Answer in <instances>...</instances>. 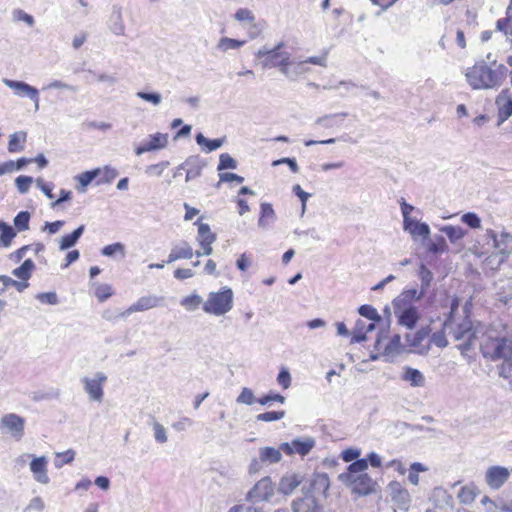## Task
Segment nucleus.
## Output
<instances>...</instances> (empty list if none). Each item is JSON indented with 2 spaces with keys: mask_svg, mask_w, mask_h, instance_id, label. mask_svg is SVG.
<instances>
[{
  "mask_svg": "<svg viewBox=\"0 0 512 512\" xmlns=\"http://www.w3.org/2000/svg\"><path fill=\"white\" fill-rule=\"evenodd\" d=\"M368 468L366 459L352 462L347 471L340 474L339 479L350 487L351 491L360 496L369 495L376 490L377 483L365 471Z\"/></svg>",
  "mask_w": 512,
  "mask_h": 512,
  "instance_id": "f257e3e1",
  "label": "nucleus"
},
{
  "mask_svg": "<svg viewBox=\"0 0 512 512\" xmlns=\"http://www.w3.org/2000/svg\"><path fill=\"white\" fill-rule=\"evenodd\" d=\"M481 352L492 361L503 359L500 374L508 377L506 370L508 369L507 373L512 370V338L486 335L481 343Z\"/></svg>",
  "mask_w": 512,
  "mask_h": 512,
  "instance_id": "f03ea898",
  "label": "nucleus"
},
{
  "mask_svg": "<svg viewBox=\"0 0 512 512\" xmlns=\"http://www.w3.org/2000/svg\"><path fill=\"white\" fill-rule=\"evenodd\" d=\"M234 305L233 290L224 286L218 291H212L208 294L207 299L203 303V311L214 316H223L230 312Z\"/></svg>",
  "mask_w": 512,
  "mask_h": 512,
  "instance_id": "7ed1b4c3",
  "label": "nucleus"
},
{
  "mask_svg": "<svg viewBox=\"0 0 512 512\" xmlns=\"http://www.w3.org/2000/svg\"><path fill=\"white\" fill-rule=\"evenodd\" d=\"M466 80L473 89L493 88L501 83V77L485 63H476L468 68Z\"/></svg>",
  "mask_w": 512,
  "mask_h": 512,
  "instance_id": "20e7f679",
  "label": "nucleus"
},
{
  "mask_svg": "<svg viewBox=\"0 0 512 512\" xmlns=\"http://www.w3.org/2000/svg\"><path fill=\"white\" fill-rule=\"evenodd\" d=\"M284 46V42H280L272 49H260L255 54L256 59L259 60L263 68L278 67L282 73L288 74L291 59L288 52L282 51Z\"/></svg>",
  "mask_w": 512,
  "mask_h": 512,
  "instance_id": "39448f33",
  "label": "nucleus"
},
{
  "mask_svg": "<svg viewBox=\"0 0 512 512\" xmlns=\"http://www.w3.org/2000/svg\"><path fill=\"white\" fill-rule=\"evenodd\" d=\"M458 307V301L454 300L451 306V312L444 321V329H448L456 341L465 340L467 345H471L472 339L475 338L473 331V323L469 317H464L460 322L454 323L453 311Z\"/></svg>",
  "mask_w": 512,
  "mask_h": 512,
  "instance_id": "423d86ee",
  "label": "nucleus"
},
{
  "mask_svg": "<svg viewBox=\"0 0 512 512\" xmlns=\"http://www.w3.org/2000/svg\"><path fill=\"white\" fill-rule=\"evenodd\" d=\"M416 294V290L407 291L402 294L403 298L396 299L394 301L395 315L398 319V324L413 329L419 318L420 314L418 309L413 305L405 306L403 302L406 298H413Z\"/></svg>",
  "mask_w": 512,
  "mask_h": 512,
  "instance_id": "0eeeda50",
  "label": "nucleus"
},
{
  "mask_svg": "<svg viewBox=\"0 0 512 512\" xmlns=\"http://www.w3.org/2000/svg\"><path fill=\"white\" fill-rule=\"evenodd\" d=\"M165 298L154 294L139 297L128 308L119 313L120 318H127L129 315L137 312H144L161 307Z\"/></svg>",
  "mask_w": 512,
  "mask_h": 512,
  "instance_id": "6e6552de",
  "label": "nucleus"
},
{
  "mask_svg": "<svg viewBox=\"0 0 512 512\" xmlns=\"http://www.w3.org/2000/svg\"><path fill=\"white\" fill-rule=\"evenodd\" d=\"M200 217L195 224L198 226L197 241L203 252L196 251V255H210L213 251L212 244L216 241V234L212 232L210 226L202 222Z\"/></svg>",
  "mask_w": 512,
  "mask_h": 512,
  "instance_id": "1a4fd4ad",
  "label": "nucleus"
},
{
  "mask_svg": "<svg viewBox=\"0 0 512 512\" xmlns=\"http://www.w3.org/2000/svg\"><path fill=\"white\" fill-rule=\"evenodd\" d=\"M401 211L403 214L404 229L408 230L412 234L420 236H426L429 233V227L427 224L419 223L410 217V213L414 210V207L405 202L404 199L400 202Z\"/></svg>",
  "mask_w": 512,
  "mask_h": 512,
  "instance_id": "9d476101",
  "label": "nucleus"
},
{
  "mask_svg": "<svg viewBox=\"0 0 512 512\" xmlns=\"http://www.w3.org/2000/svg\"><path fill=\"white\" fill-rule=\"evenodd\" d=\"M497 108V123L503 124L512 116V93L509 89H503L495 99Z\"/></svg>",
  "mask_w": 512,
  "mask_h": 512,
  "instance_id": "9b49d317",
  "label": "nucleus"
},
{
  "mask_svg": "<svg viewBox=\"0 0 512 512\" xmlns=\"http://www.w3.org/2000/svg\"><path fill=\"white\" fill-rule=\"evenodd\" d=\"M329 488L330 480L327 474H314L312 479L310 480L308 493L306 494V496L313 497V499L319 500L321 497L327 496Z\"/></svg>",
  "mask_w": 512,
  "mask_h": 512,
  "instance_id": "f8f14e48",
  "label": "nucleus"
},
{
  "mask_svg": "<svg viewBox=\"0 0 512 512\" xmlns=\"http://www.w3.org/2000/svg\"><path fill=\"white\" fill-rule=\"evenodd\" d=\"M275 486L269 477L260 479L248 492L247 498L251 501H265L274 494Z\"/></svg>",
  "mask_w": 512,
  "mask_h": 512,
  "instance_id": "ddd939ff",
  "label": "nucleus"
},
{
  "mask_svg": "<svg viewBox=\"0 0 512 512\" xmlns=\"http://www.w3.org/2000/svg\"><path fill=\"white\" fill-rule=\"evenodd\" d=\"M391 490V501L396 509L408 511L411 506V496L409 491L398 482H392L389 485Z\"/></svg>",
  "mask_w": 512,
  "mask_h": 512,
  "instance_id": "4468645a",
  "label": "nucleus"
},
{
  "mask_svg": "<svg viewBox=\"0 0 512 512\" xmlns=\"http://www.w3.org/2000/svg\"><path fill=\"white\" fill-rule=\"evenodd\" d=\"M1 424L15 440L20 441L24 436L25 420L21 416L15 413L6 414L2 417Z\"/></svg>",
  "mask_w": 512,
  "mask_h": 512,
  "instance_id": "2eb2a0df",
  "label": "nucleus"
},
{
  "mask_svg": "<svg viewBox=\"0 0 512 512\" xmlns=\"http://www.w3.org/2000/svg\"><path fill=\"white\" fill-rule=\"evenodd\" d=\"M315 445V441L311 438L306 440H293L291 443L285 442L280 445V450L284 452L288 456H292L294 454H299L301 456H306L310 453Z\"/></svg>",
  "mask_w": 512,
  "mask_h": 512,
  "instance_id": "dca6fc26",
  "label": "nucleus"
},
{
  "mask_svg": "<svg viewBox=\"0 0 512 512\" xmlns=\"http://www.w3.org/2000/svg\"><path fill=\"white\" fill-rule=\"evenodd\" d=\"M3 82L6 86L11 88L16 95L30 98L35 103L36 107H38L39 92L35 87L30 86L29 84L22 81H15L10 79H4Z\"/></svg>",
  "mask_w": 512,
  "mask_h": 512,
  "instance_id": "f3484780",
  "label": "nucleus"
},
{
  "mask_svg": "<svg viewBox=\"0 0 512 512\" xmlns=\"http://www.w3.org/2000/svg\"><path fill=\"white\" fill-rule=\"evenodd\" d=\"M168 145V134L155 133L149 136L148 140L142 142L135 149L137 155H141L146 152L160 150Z\"/></svg>",
  "mask_w": 512,
  "mask_h": 512,
  "instance_id": "a211bd4d",
  "label": "nucleus"
},
{
  "mask_svg": "<svg viewBox=\"0 0 512 512\" xmlns=\"http://www.w3.org/2000/svg\"><path fill=\"white\" fill-rule=\"evenodd\" d=\"M509 470L502 466L489 467L485 474L486 483L493 489H499L509 478Z\"/></svg>",
  "mask_w": 512,
  "mask_h": 512,
  "instance_id": "6ab92c4d",
  "label": "nucleus"
},
{
  "mask_svg": "<svg viewBox=\"0 0 512 512\" xmlns=\"http://www.w3.org/2000/svg\"><path fill=\"white\" fill-rule=\"evenodd\" d=\"M106 376L99 373L95 379L85 378L83 380L85 390L89 394L90 398L96 401L102 399L103 396V384L106 381Z\"/></svg>",
  "mask_w": 512,
  "mask_h": 512,
  "instance_id": "aec40b11",
  "label": "nucleus"
},
{
  "mask_svg": "<svg viewBox=\"0 0 512 512\" xmlns=\"http://www.w3.org/2000/svg\"><path fill=\"white\" fill-rule=\"evenodd\" d=\"M47 464L48 461L44 456L34 458L30 463V470L39 483L47 484L49 482Z\"/></svg>",
  "mask_w": 512,
  "mask_h": 512,
  "instance_id": "412c9836",
  "label": "nucleus"
},
{
  "mask_svg": "<svg viewBox=\"0 0 512 512\" xmlns=\"http://www.w3.org/2000/svg\"><path fill=\"white\" fill-rule=\"evenodd\" d=\"M35 270V263L32 259H26L19 267L12 271V274L19 279L18 282H25V289L29 286V279Z\"/></svg>",
  "mask_w": 512,
  "mask_h": 512,
  "instance_id": "4be33fe9",
  "label": "nucleus"
},
{
  "mask_svg": "<svg viewBox=\"0 0 512 512\" xmlns=\"http://www.w3.org/2000/svg\"><path fill=\"white\" fill-rule=\"evenodd\" d=\"M193 248L187 242H183L171 249L166 263H172L180 259H191L193 257Z\"/></svg>",
  "mask_w": 512,
  "mask_h": 512,
  "instance_id": "5701e85b",
  "label": "nucleus"
},
{
  "mask_svg": "<svg viewBox=\"0 0 512 512\" xmlns=\"http://www.w3.org/2000/svg\"><path fill=\"white\" fill-rule=\"evenodd\" d=\"M294 512H321V506L318 504V500L313 497L304 496L303 498L297 499L293 502Z\"/></svg>",
  "mask_w": 512,
  "mask_h": 512,
  "instance_id": "b1692460",
  "label": "nucleus"
},
{
  "mask_svg": "<svg viewBox=\"0 0 512 512\" xmlns=\"http://www.w3.org/2000/svg\"><path fill=\"white\" fill-rule=\"evenodd\" d=\"M16 235L17 231L11 225L0 221V248H9Z\"/></svg>",
  "mask_w": 512,
  "mask_h": 512,
  "instance_id": "393cba45",
  "label": "nucleus"
},
{
  "mask_svg": "<svg viewBox=\"0 0 512 512\" xmlns=\"http://www.w3.org/2000/svg\"><path fill=\"white\" fill-rule=\"evenodd\" d=\"M27 139V133L24 131L15 132L10 135L8 141V151L10 153L21 152Z\"/></svg>",
  "mask_w": 512,
  "mask_h": 512,
  "instance_id": "a878e982",
  "label": "nucleus"
},
{
  "mask_svg": "<svg viewBox=\"0 0 512 512\" xmlns=\"http://www.w3.org/2000/svg\"><path fill=\"white\" fill-rule=\"evenodd\" d=\"M301 483L296 474H288L281 478L279 490L284 494H291Z\"/></svg>",
  "mask_w": 512,
  "mask_h": 512,
  "instance_id": "bb28decb",
  "label": "nucleus"
},
{
  "mask_svg": "<svg viewBox=\"0 0 512 512\" xmlns=\"http://www.w3.org/2000/svg\"><path fill=\"white\" fill-rule=\"evenodd\" d=\"M479 494L478 488L474 484L463 486L458 492V499L461 503H472Z\"/></svg>",
  "mask_w": 512,
  "mask_h": 512,
  "instance_id": "cd10ccee",
  "label": "nucleus"
},
{
  "mask_svg": "<svg viewBox=\"0 0 512 512\" xmlns=\"http://www.w3.org/2000/svg\"><path fill=\"white\" fill-rule=\"evenodd\" d=\"M84 231V226L81 225L77 229H75L72 233L64 235L59 244V248L61 250L69 249L74 246L78 239L81 237Z\"/></svg>",
  "mask_w": 512,
  "mask_h": 512,
  "instance_id": "c85d7f7f",
  "label": "nucleus"
},
{
  "mask_svg": "<svg viewBox=\"0 0 512 512\" xmlns=\"http://www.w3.org/2000/svg\"><path fill=\"white\" fill-rule=\"evenodd\" d=\"M275 218V212L271 204L262 203L260 206V216L258 224L261 227L268 226Z\"/></svg>",
  "mask_w": 512,
  "mask_h": 512,
  "instance_id": "c756f323",
  "label": "nucleus"
},
{
  "mask_svg": "<svg viewBox=\"0 0 512 512\" xmlns=\"http://www.w3.org/2000/svg\"><path fill=\"white\" fill-rule=\"evenodd\" d=\"M282 450L274 447H264L259 452V457L262 462L277 463L281 460Z\"/></svg>",
  "mask_w": 512,
  "mask_h": 512,
  "instance_id": "7c9ffc66",
  "label": "nucleus"
},
{
  "mask_svg": "<svg viewBox=\"0 0 512 512\" xmlns=\"http://www.w3.org/2000/svg\"><path fill=\"white\" fill-rule=\"evenodd\" d=\"M203 299L200 295L197 293H192L190 295H187L183 297L180 301V305L186 309L187 311H195L197 310L201 305L203 306Z\"/></svg>",
  "mask_w": 512,
  "mask_h": 512,
  "instance_id": "2f4dec72",
  "label": "nucleus"
},
{
  "mask_svg": "<svg viewBox=\"0 0 512 512\" xmlns=\"http://www.w3.org/2000/svg\"><path fill=\"white\" fill-rule=\"evenodd\" d=\"M403 379L410 382L412 386H422L424 384V376L414 368L406 367L403 373Z\"/></svg>",
  "mask_w": 512,
  "mask_h": 512,
  "instance_id": "473e14b6",
  "label": "nucleus"
},
{
  "mask_svg": "<svg viewBox=\"0 0 512 512\" xmlns=\"http://www.w3.org/2000/svg\"><path fill=\"white\" fill-rule=\"evenodd\" d=\"M247 194L254 195L255 193H254V191H252L251 189H249L246 186L241 187V189L238 192V197L236 199L237 210L240 215H244L245 213L250 211L248 202L245 199L241 198V195H247Z\"/></svg>",
  "mask_w": 512,
  "mask_h": 512,
  "instance_id": "72a5a7b5",
  "label": "nucleus"
},
{
  "mask_svg": "<svg viewBox=\"0 0 512 512\" xmlns=\"http://www.w3.org/2000/svg\"><path fill=\"white\" fill-rule=\"evenodd\" d=\"M196 142L206 152H212V151L218 149L222 145V140H220V139L209 140V139L205 138L201 133H199L196 136Z\"/></svg>",
  "mask_w": 512,
  "mask_h": 512,
  "instance_id": "f704fd0d",
  "label": "nucleus"
},
{
  "mask_svg": "<svg viewBox=\"0 0 512 512\" xmlns=\"http://www.w3.org/2000/svg\"><path fill=\"white\" fill-rule=\"evenodd\" d=\"M99 169V175L97 177V184H105L111 183L118 176V172L116 169L111 168L109 166H105L104 168Z\"/></svg>",
  "mask_w": 512,
  "mask_h": 512,
  "instance_id": "c9c22d12",
  "label": "nucleus"
},
{
  "mask_svg": "<svg viewBox=\"0 0 512 512\" xmlns=\"http://www.w3.org/2000/svg\"><path fill=\"white\" fill-rule=\"evenodd\" d=\"M114 294L113 287L110 284H98L95 287L94 295L99 302H104Z\"/></svg>",
  "mask_w": 512,
  "mask_h": 512,
  "instance_id": "e433bc0d",
  "label": "nucleus"
},
{
  "mask_svg": "<svg viewBox=\"0 0 512 512\" xmlns=\"http://www.w3.org/2000/svg\"><path fill=\"white\" fill-rule=\"evenodd\" d=\"M427 471V467L422 463L414 462L410 465L408 480L412 485L419 484V473Z\"/></svg>",
  "mask_w": 512,
  "mask_h": 512,
  "instance_id": "4c0bfd02",
  "label": "nucleus"
},
{
  "mask_svg": "<svg viewBox=\"0 0 512 512\" xmlns=\"http://www.w3.org/2000/svg\"><path fill=\"white\" fill-rule=\"evenodd\" d=\"M30 214L27 211L19 212L14 218V225L17 231H26L29 229Z\"/></svg>",
  "mask_w": 512,
  "mask_h": 512,
  "instance_id": "58836bf2",
  "label": "nucleus"
},
{
  "mask_svg": "<svg viewBox=\"0 0 512 512\" xmlns=\"http://www.w3.org/2000/svg\"><path fill=\"white\" fill-rule=\"evenodd\" d=\"M101 253L104 256H108V257H113L115 255H120L123 257L125 255V247L122 243L116 242V243L109 244V245L105 246L102 249Z\"/></svg>",
  "mask_w": 512,
  "mask_h": 512,
  "instance_id": "ea45409f",
  "label": "nucleus"
},
{
  "mask_svg": "<svg viewBox=\"0 0 512 512\" xmlns=\"http://www.w3.org/2000/svg\"><path fill=\"white\" fill-rule=\"evenodd\" d=\"M245 44L244 40H236L228 37H223L218 43V48L222 51L229 49H238Z\"/></svg>",
  "mask_w": 512,
  "mask_h": 512,
  "instance_id": "a19ab883",
  "label": "nucleus"
},
{
  "mask_svg": "<svg viewBox=\"0 0 512 512\" xmlns=\"http://www.w3.org/2000/svg\"><path fill=\"white\" fill-rule=\"evenodd\" d=\"M285 416V411H269L258 414L256 416L257 421L272 422L282 419Z\"/></svg>",
  "mask_w": 512,
  "mask_h": 512,
  "instance_id": "79ce46f5",
  "label": "nucleus"
},
{
  "mask_svg": "<svg viewBox=\"0 0 512 512\" xmlns=\"http://www.w3.org/2000/svg\"><path fill=\"white\" fill-rule=\"evenodd\" d=\"M75 458V451L74 450H66L64 452H60L56 454V466L61 467L65 464H70Z\"/></svg>",
  "mask_w": 512,
  "mask_h": 512,
  "instance_id": "37998d69",
  "label": "nucleus"
},
{
  "mask_svg": "<svg viewBox=\"0 0 512 512\" xmlns=\"http://www.w3.org/2000/svg\"><path fill=\"white\" fill-rule=\"evenodd\" d=\"M99 175V169H94L90 171H85L78 175L77 180L83 186L86 187L89 185L94 179H96Z\"/></svg>",
  "mask_w": 512,
  "mask_h": 512,
  "instance_id": "c03bdc74",
  "label": "nucleus"
},
{
  "mask_svg": "<svg viewBox=\"0 0 512 512\" xmlns=\"http://www.w3.org/2000/svg\"><path fill=\"white\" fill-rule=\"evenodd\" d=\"M446 330L447 329L443 328L442 330L433 333L432 336L430 337V343L434 344L435 346H437L439 348L446 347L448 344V341L446 339V334H445Z\"/></svg>",
  "mask_w": 512,
  "mask_h": 512,
  "instance_id": "a18cd8bd",
  "label": "nucleus"
},
{
  "mask_svg": "<svg viewBox=\"0 0 512 512\" xmlns=\"http://www.w3.org/2000/svg\"><path fill=\"white\" fill-rule=\"evenodd\" d=\"M443 231L451 241H457L464 236L463 229L457 226H446Z\"/></svg>",
  "mask_w": 512,
  "mask_h": 512,
  "instance_id": "49530a36",
  "label": "nucleus"
},
{
  "mask_svg": "<svg viewBox=\"0 0 512 512\" xmlns=\"http://www.w3.org/2000/svg\"><path fill=\"white\" fill-rule=\"evenodd\" d=\"M33 182L30 176H18L15 180L16 187L20 193H26Z\"/></svg>",
  "mask_w": 512,
  "mask_h": 512,
  "instance_id": "de8ad7c7",
  "label": "nucleus"
},
{
  "mask_svg": "<svg viewBox=\"0 0 512 512\" xmlns=\"http://www.w3.org/2000/svg\"><path fill=\"white\" fill-rule=\"evenodd\" d=\"M237 402L252 405L254 402H257V399H255L253 391L245 387L237 397Z\"/></svg>",
  "mask_w": 512,
  "mask_h": 512,
  "instance_id": "09e8293b",
  "label": "nucleus"
},
{
  "mask_svg": "<svg viewBox=\"0 0 512 512\" xmlns=\"http://www.w3.org/2000/svg\"><path fill=\"white\" fill-rule=\"evenodd\" d=\"M235 19L240 22L247 21L249 23H253L255 21V16L251 10L246 8H240L236 11L234 15Z\"/></svg>",
  "mask_w": 512,
  "mask_h": 512,
  "instance_id": "8fccbe9b",
  "label": "nucleus"
},
{
  "mask_svg": "<svg viewBox=\"0 0 512 512\" xmlns=\"http://www.w3.org/2000/svg\"><path fill=\"white\" fill-rule=\"evenodd\" d=\"M360 450L359 449H356V448H347L345 450L342 451L341 453V459L344 461V462H355L357 460H359V456H360Z\"/></svg>",
  "mask_w": 512,
  "mask_h": 512,
  "instance_id": "3c124183",
  "label": "nucleus"
},
{
  "mask_svg": "<svg viewBox=\"0 0 512 512\" xmlns=\"http://www.w3.org/2000/svg\"><path fill=\"white\" fill-rule=\"evenodd\" d=\"M0 281L4 284V286H12L19 292L25 290V282H18L17 280H14L9 276L0 275Z\"/></svg>",
  "mask_w": 512,
  "mask_h": 512,
  "instance_id": "603ef678",
  "label": "nucleus"
},
{
  "mask_svg": "<svg viewBox=\"0 0 512 512\" xmlns=\"http://www.w3.org/2000/svg\"><path fill=\"white\" fill-rule=\"evenodd\" d=\"M236 161L229 154H221L218 170L235 169Z\"/></svg>",
  "mask_w": 512,
  "mask_h": 512,
  "instance_id": "864d4df0",
  "label": "nucleus"
},
{
  "mask_svg": "<svg viewBox=\"0 0 512 512\" xmlns=\"http://www.w3.org/2000/svg\"><path fill=\"white\" fill-rule=\"evenodd\" d=\"M462 222L469 227L477 229L481 226V220L475 213H466L462 216Z\"/></svg>",
  "mask_w": 512,
  "mask_h": 512,
  "instance_id": "5fc2aeb1",
  "label": "nucleus"
},
{
  "mask_svg": "<svg viewBox=\"0 0 512 512\" xmlns=\"http://www.w3.org/2000/svg\"><path fill=\"white\" fill-rule=\"evenodd\" d=\"M272 401L284 403L285 398H284V396H282L278 393H272V394L264 395L257 399V402L261 405H266Z\"/></svg>",
  "mask_w": 512,
  "mask_h": 512,
  "instance_id": "6e6d98bb",
  "label": "nucleus"
},
{
  "mask_svg": "<svg viewBox=\"0 0 512 512\" xmlns=\"http://www.w3.org/2000/svg\"><path fill=\"white\" fill-rule=\"evenodd\" d=\"M251 264V255H248L247 253L241 254L236 261L237 268L243 272H245L251 266Z\"/></svg>",
  "mask_w": 512,
  "mask_h": 512,
  "instance_id": "4d7b16f0",
  "label": "nucleus"
},
{
  "mask_svg": "<svg viewBox=\"0 0 512 512\" xmlns=\"http://www.w3.org/2000/svg\"><path fill=\"white\" fill-rule=\"evenodd\" d=\"M32 248V245H24L22 247H20L19 249L15 250L14 252H12L9 256V258L15 262V263H18L20 262L26 255V253L31 250Z\"/></svg>",
  "mask_w": 512,
  "mask_h": 512,
  "instance_id": "13d9d810",
  "label": "nucleus"
},
{
  "mask_svg": "<svg viewBox=\"0 0 512 512\" xmlns=\"http://www.w3.org/2000/svg\"><path fill=\"white\" fill-rule=\"evenodd\" d=\"M153 429H154V436H155L156 441L159 443H165L167 441V436H166V430L163 427V425H161L158 422H155L153 425Z\"/></svg>",
  "mask_w": 512,
  "mask_h": 512,
  "instance_id": "bf43d9fd",
  "label": "nucleus"
},
{
  "mask_svg": "<svg viewBox=\"0 0 512 512\" xmlns=\"http://www.w3.org/2000/svg\"><path fill=\"white\" fill-rule=\"evenodd\" d=\"M168 162H161L157 164H153L147 167L146 173L151 176H160L164 169L168 166Z\"/></svg>",
  "mask_w": 512,
  "mask_h": 512,
  "instance_id": "052dcab7",
  "label": "nucleus"
},
{
  "mask_svg": "<svg viewBox=\"0 0 512 512\" xmlns=\"http://www.w3.org/2000/svg\"><path fill=\"white\" fill-rule=\"evenodd\" d=\"M187 165H189V168L186 171V181H190L201 174L202 166L200 164L195 163L191 165L189 162H187Z\"/></svg>",
  "mask_w": 512,
  "mask_h": 512,
  "instance_id": "680f3d73",
  "label": "nucleus"
},
{
  "mask_svg": "<svg viewBox=\"0 0 512 512\" xmlns=\"http://www.w3.org/2000/svg\"><path fill=\"white\" fill-rule=\"evenodd\" d=\"M511 21H512V16H508L506 14V17L500 18L497 20L496 27L499 31H501L507 35L509 32V29L511 27Z\"/></svg>",
  "mask_w": 512,
  "mask_h": 512,
  "instance_id": "e2e57ef3",
  "label": "nucleus"
},
{
  "mask_svg": "<svg viewBox=\"0 0 512 512\" xmlns=\"http://www.w3.org/2000/svg\"><path fill=\"white\" fill-rule=\"evenodd\" d=\"M277 382L283 389H287L291 384L290 373L285 369L281 370L278 374Z\"/></svg>",
  "mask_w": 512,
  "mask_h": 512,
  "instance_id": "0e129e2a",
  "label": "nucleus"
},
{
  "mask_svg": "<svg viewBox=\"0 0 512 512\" xmlns=\"http://www.w3.org/2000/svg\"><path fill=\"white\" fill-rule=\"evenodd\" d=\"M359 313L370 320H375L378 318L376 309L370 305H362L359 308Z\"/></svg>",
  "mask_w": 512,
  "mask_h": 512,
  "instance_id": "69168bd1",
  "label": "nucleus"
},
{
  "mask_svg": "<svg viewBox=\"0 0 512 512\" xmlns=\"http://www.w3.org/2000/svg\"><path fill=\"white\" fill-rule=\"evenodd\" d=\"M38 300H40L43 303L54 305L57 303V295L55 292H46V293H40L37 296Z\"/></svg>",
  "mask_w": 512,
  "mask_h": 512,
  "instance_id": "338daca9",
  "label": "nucleus"
},
{
  "mask_svg": "<svg viewBox=\"0 0 512 512\" xmlns=\"http://www.w3.org/2000/svg\"><path fill=\"white\" fill-rule=\"evenodd\" d=\"M388 467L393 468L400 475H404L406 473V467L402 460L393 459L388 464Z\"/></svg>",
  "mask_w": 512,
  "mask_h": 512,
  "instance_id": "774afa93",
  "label": "nucleus"
}]
</instances>
